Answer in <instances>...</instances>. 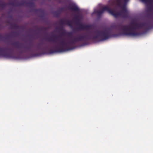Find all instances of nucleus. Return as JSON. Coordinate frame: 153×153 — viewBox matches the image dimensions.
Returning <instances> with one entry per match:
<instances>
[{
	"mask_svg": "<svg viewBox=\"0 0 153 153\" xmlns=\"http://www.w3.org/2000/svg\"><path fill=\"white\" fill-rule=\"evenodd\" d=\"M94 33L96 34L95 36H91L88 34H87L74 38L69 42H66L64 40H62L60 42V44L61 46L60 47L58 46H56V50H51L49 53L51 54L56 52H61L72 50L74 48V47H71V46L76 42L81 41H87L91 39L95 40L99 39L100 41H102L113 36L111 30L109 28L102 31L96 30L94 32Z\"/></svg>",
	"mask_w": 153,
	"mask_h": 153,
	"instance_id": "1",
	"label": "nucleus"
},
{
	"mask_svg": "<svg viewBox=\"0 0 153 153\" xmlns=\"http://www.w3.org/2000/svg\"><path fill=\"white\" fill-rule=\"evenodd\" d=\"M144 23L131 22L130 25H123L119 24L115 26L116 28L121 31V34L123 36L134 37L140 35V33L135 30L137 29L144 27Z\"/></svg>",
	"mask_w": 153,
	"mask_h": 153,
	"instance_id": "2",
	"label": "nucleus"
},
{
	"mask_svg": "<svg viewBox=\"0 0 153 153\" xmlns=\"http://www.w3.org/2000/svg\"><path fill=\"white\" fill-rule=\"evenodd\" d=\"M105 11H107L109 14L113 15L116 18L119 16H121L124 18H126L128 17V13L125 6L124 5L122 7V10L119 12H115L114 9H110L108 6L103 7L100 10H97L95 13L99 17L101 16L102 15Z\"/></svg>",
	"mask_w": 153,
	"mask_h": 153,
	"instance_id": "3",
	"label": "nucleus"
},
{
	"mask_svg": "<svg viewBox=\"0 0 153 153\" xmlns=\"http://www.w3.org/2000/svg\"><path fill=\"white\" fill-rule=\"evenodd\" d=\"M12 45L19 50H21L22 48L23 49V50L21 51V53L26 52L27 51L32 52L34 51L33 48V43L29 44L28 46H23L22 44L20 43L19 42H17L13 43Z\"/></svg>",
	"mask_w": 153,
	"mask_h": 153,
	"instance_id": "4",
	"label": "nucleus"
},
{
	"mask_svg": "<svg viewBox=\"0 0 153 153\" xmlns=\"http://www.w3.org/2000/svg\"><path fill=\"white\" fill-rule=\"evenodd\" d=\"M3 48L0 49V56L5 57L7 58H13L14 56L12 52L7 53L4 51Z\"/></svg>",
	"mask_w": 153,
	"mask_h": 153,
	"instance_id": "5",
	"label": "nucleus"
},
{
	"mask_svg": "<svg viewBox=\"0 0 153 153\" xmlns=\"http://www.w3.org/2000/svg\"><path fill=\"white\" fill-rule=\"evenodd\" d=\"M67 8L72 11L77 12L78 14L80 12V10L76 5L74 3H71L67 7Z\"/></svg>",
	"mask_w": 153,
	"mask_h": 153,
	"instance_id": "6",
	"label": "nucleus"
},
{
	"mask_svg": "<svg viewBox=\"0 0 153 153\" xmlns=\"http://www.w3.org/2000/svg\"><path fill=\"white\" fill-rule=\"evenodd\" d=\"M77 25H79V26L78 27L75 29L74 30H84L85 29L87 30H89L91 28V26L88 25H84L82 23H79Z\"/></svg>",
	"mask_w": 153,
	"mask_h": 153,
	"instance_id": "7",
	"label": "nucleus"
},
{
	"mask_svg": "<svg viewBox=\"0 0 153 153\" xmlns=\"http://www.w3.org/2000/svg\"><path fill=\"white\" fill-rule=\"evenodd\" d=\"M60 31H62L61 34L62 35H67V36L70 37H71L72 35V33L71 32H66L64 30L63 27H61L58 29Z\"/></svg>",
	"mask_w": 153,
	"mask_h": 153,
	"instance_id": "8",
	"label": "nucleus"
},
{
	"mask_svg": "<svg viewBox=\"0 0 153 153\" xmlns=\"http://www.w3.org/2000/svg\"><path fill=\"white\" fill-rule=\"evenodd\" d=\"M144 28L147 30H148L153 28V25L151 22H144Z\"/></svg>",
	"mask_w": 153,
	"mask_h": 153,
	"instance_id": "9",
	"label": "nucleus"
},
{
	"mask_svg": "<svg viewBox=\"0 0 153 153\" xmlns=\"http://www.w3.org/2000/svg\"><path fill=\"white\" fill-rule=\"evenodd\" d=\"M82 18V16L79 14H78L74 16V19H75V23L76 25H78V23H79L81 19Z\"/></svg>",
	"mask_w": 153,
	"mask_h": 153,
	"instance_id": "10",
	"label": "nucleus"
},
{
	"mask_svg": "<svg viewBox=\"0 0 153 153\" xmlns=\"http://www.w3.org/2000/svg\"><path fill=\"white\" fill-rule=\"evenodd\" d=\"M122 0H116L115 3V2H114L113 3V4H115L118 7H121L122 4ZM128 0H123L124 1L125 3L127 2L128 1Z\"/></svg>",
	"mask_w": 153,
	"mask_h": 153,
	"instance_id": "11",
	"label": "nucleus"
},
{
	"mask_svg": "<svg viewBox=\"0 0 153 153\" xmlns=\"http://www.w3.org/2000/svg\"><path fill=\"white\" fill-rule=\"evenodd\" d=\"M53 37L54 38V39L53 38H47L46 40L49 42L52 41L54 43H57V40L58 39V38L56 36H53Z\"/></svg>",
	"mask_w": 153,
	"mask_h": 153,
	"instance_id": "12",
	"label": "nucleus"
},
{
	"mask_svg": "<svg viewBox=\"0 0 153 153\" xmlns=\"http://www.w3.org/2000/svg\"><path fill=\"white\" fill-rule=\"evenodd\" d=\"M28 2L25 0H22L20 3H17V6H19L22 5H26L27 6Z\"/></svg>",
	"mask_w": 153,
	"mask_h": 153,
	"instance_id": "13",
	"label": "nucleus"
},
{
	"mask_svg": "<svg viewBox=\"0 0 153 153\" xmlns=\"http://www.w3.org/2000/svg\"><path fill=\"white\" fill-rule=\"evenodd\" d=\"M27 6L31 7H33L35 6V4L33 2H28Z\"/></svg>",
	"mask_w": 153,
	"mask_h": 153,
	"instance_id": "14",
	"label": "nucleus"
},
{
	"mask_svg": "<svg viewBox=\"0 0 153 153\" xmlns=\"http://www.w3.org/2000/svg\"><path fill=\"white\" fill-rule=\"evenodd\" d=\"M65 24L68 25L70 27H71L72 26V23L71 21L66 20Z\"/></svg>",
	"mask_w": 153,
	"mask_h": 153,
	"instance_id": "15",
	"label": "nucleus"
},
{
	"mask_svg": "<svg viewBox=\"0 0 153 153\" xmlns=\"http://www.w3.org/2000/svg\"><path fill=\"white\" fill-rule=\"evenodd\" d=\"M66 20L61 19L59 21V24L62 25H64L65 24Z\"/></svg>",
	"mask_w": 153,
	"mask_h": 153,
	"instance_id": "16",
	"label": "nucleus"
},
{
	"mask_svg": "<svg viewBox=\"0 0 153 153\" xmlns=\"http://www.w3.org/2000/svg\"><path fill=\"white\" fill-rule=\"evenodd\" d=\"M7 5V4L5 3H2L0 4V8L3 9Z\"/></svg>",
	"mask_w": 153,
	"mask_h": 153,
	"instance_id": "17",
	"label": "nucleus"
},
{
	"mask_svg": "<svg viewBox=\"0 0 153 153\" xmlns=\"http://www.w3.org/2000/svg\"><path fill=\"white\" fill-rule=\"evenodd\" d=\"M60 14V12L59 11H57L54 12V14L56 16H59Z\"/></svg>",
	"mask_w": 153,
	"mask_h": 153,
	"instance_id": "18",
	"label": "nucleus"
},
{
	"mask_svg": "<svg viewBox=\"0 0 153 153\" xmlns=\"http://www.w3.org/2000/svg\"><path fill=\"white\" fill-rule=\"evenodd\" d=\"M11 26L13 28L15 29H18L19 27V26L16 24H14L12 25Z\"/></svg>",
	"mask_w": 153,
	"mask_h": 153,
	"instance_id": "19",
	"label": "nucleus"
},
{
	"mask_svg": "<svg viewBox=\"0 0 153 153\" xmlns=\"http://www.w3.org/2000/svg\"><path fill=\"white\" fill-rule=\"evenodd\" d=\"M142 2L146 3H150L151 2V0H141Z\"/></svg>",
	"mask_w": 153,
	"mask_h": 153,
	"instance_id": "20",
	"label": "nucleus"
},
{
	"mask_svg": "<svg viewBox=\"0 0 153 153\" xmlns=\"http://www.w3.org/2000/svg\"><path fill=\"white\" fill-rule=\"evenodd\" d=\"M17 3H16L15 2H10L9 3L10 5H11L13 6H17Z\"/></svg>",
	"mask_w": 153,
	"mask_h": 153,
	"instance_id": "21",
	"label": "nucleus"
},
{
	"mask_svg": "<svg viewBox=\"0 0 153 153\" xmlns=\"http://www.w3.org/2000/svg\"><path fill=\"white\" fill-rule=\"evenodd\" d=\"M41 45V43H39L37 45V50H39L42 49L40 46Z\"/></svg>",
	"mask_w": 153,
	"mask_h": 153,
	"instance_id": "22",
	"label": "nucleus"
},
{
	"mask_svg": "<svg viewBox=\"0 0 153 153\" xmlns=\"http://www.w3.org/2000/svg\"><path fill=\"white\" fill-rule=\"evenodd\" d=\"M65 10V7H62L60 9L59 11L60 12L61 11Z\"/></svg>",
	"mask_w": 153,
	"mask_h": 153,
	"instance_id": "23",
	"label": "nucleus"
},
{
	"mask_svg": "<svg viewBox=\"0 0 153 153\" xmlns=\"http://www.w3.org/2000/svg\"><path fill=\"white\" fill-rule=\"evenodd\" d=\"M34 10L35 12H37L38 11H40V10L39 9H34Z\"/></svg>",
	"mask_w": 153,
	"mask_h": 153,
	"instance_id": "24",
	"label": "nucleus"
},
{
	"mask_svg": "<svg viewBox=\"0 0 153 153\" xmlns=\"http://www.w3.org/2000/svg\"><path fill=\"white\" fill-rule=\"evenodd\" d=\"M5 50H7V51H11V49L10 48L6 49H5Z\"/></svg>",
	"mask_w": 153,
	"mask_h": 153,
	"instance_id": "25",
	"label": "nucleus"
},
{
	"mask_svg": "<svg viewBox=\"0 0 153 153\" xmlns=\"http://www.w3.org/2000/svg\"><path fill=\"white\" fill-rule=\"evenodd\" d=\"M58 2L59 3H61L62 2L61 0H58Z\"/></svg>",
	"mask_w": 153,
	"mask_h": 153,
	"instance_id": "26",
	"label": "nucleus"
},
{
	"mask_svg": "<svg viewBox=\"0 0 153 153\" xmlns=\"http://www.w3.org/2000/svg\"><path fill=\"white\" fill-rule=\"evenodd\" d=\"M13 34L15 35H16V32H14L13 33Z\"/></svg>",
	"mask_w": 153,
	"mask_h": 153,
	"instance_id": "27",
	"label": "nucleus"
},
{
	"mask_svg": "<svg viewBox=\"0 0 153 153\" xmlns=\"http://www.w3.org/2000/svg\"><path fill=\"white\" fill-rule=\"evenodd\" d=\"M2 37L1 35L0 34V38H1Z\"/></svg>",
	"mask_w": 153,
	"mask_h": 153,
	"instance_id": "28",
	"label": "nucleus"
},
{
	"mask_svg": "<svg viewBox=\"0 0 153 153\" xmlns=\"http://www.w3.org/2000/svg\"><path fill=\"white\" fill-rule=\"evenodd\" d=\"M149 10H150L151 9V7H149Z\"/></svg>",
	"mask_w": 153,
	"mask_h": 153,
	"instance_id": "29",
	"label": "nucleus"
},
{
	"mask_svg": "<svg viewBox=\"0 0 153 153\" xmlns=\"http://www.w3.org/2000/svg\"><path fill=\"white\" fill-rule=\"evenodd\" d=\"M44 30H45L46 28H43Z\"/></svg>",
	"mask_w": 153,
	"mask_h": 153,
	"instance_id": "30",
	"label": "nucleus"
}]
</instances>
